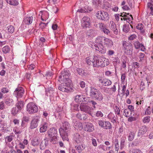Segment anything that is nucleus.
Returning a JSON list of instances; mask_svg holds the SVG:
<instances>
[{
    "mask_svg": "<svg viewBox=\"0 0 153 153\" xmlns=\"http://www.w3.org/2000/svg\"><path fill=\"white\" fill-rule=\"evenodd\" d=\"M71 129L70 125L67 122L63 123L62 127L59 129V132L63 140H68V136L69 135Z\"/></svg>",
    "mask_w": 153,
    "mask_h": 153,
    "instance_id": "obj_1",
    "label": "nucleus"
},
{
    "mask_svg": "<svg viewBox=\"0 0 153 153\" xmlns=\"http://www.w3.org/2000/svg\"><path fill=\"white\" fill-rule=\"evenodd\" d=\"M63 83H61L59 86V89L63 92H68L71 89V81L70 79L68 81H63Z\"/></svg>",
    "mask_w": 153,
    "mask_h": 153,
    "instance_id": "obj_2",
    "label": "nucleus"
},
{
    "mask_svg": "<svg viewBox=\"0 0 153 153\" xmlns=\"http://www.w3.org/2000/svg\"><path fill=\"white\" fill-rule=\"evenodd\" d=\"M48 135L51 138V141L53 144L56 143L57 140L56 129L55 128H51L47 131Z\"/></svg>",
    "mask_w": 153,
    "mask_h": 153,
    "instance_id": "obj_3",
    "label": "nucleus"
},
{
    "mask_svg": "<svg viewBox=\"0 0 153 153\" xmlns=\"http://www.w3.org/2000/svg\"><path fill=\"white\" fill-rule=\"evenodd\" d=\"M38 109L37 105L34 103L30 102L28 103L27 106V111L29 114L36 113Z\"/></svg>",
    "mask_w": 153,
    "mask_h": 153,
    "instance_id": "obj_4",
    "label": "nucleus"
},
{
    "mask_svg": "<svg viewBox=\"0 0 153 153\" xmlns=\"http://www.w3.org/2000/svg\"><path fill=\"white\" fill-rule=\"evenodd\" d=\"M94 61L93 63V66L94 67H98L100 66L102 67L105 66V60L104 61L100 57L96 56H94Z\"/></svg>",
    "mask_w": 153,
    "mask_h": 153,
    "instance_id": "obj_5",
    "label": "nucleus"
},
{
    "mask_svg": "<svg viewBox=\"0 0 153 153\" xmlns=\"http://www.w3.org/2000/svg\"><path fill=\"white\" fill-rule=\"evenodd\" d=\"M61 74V75L59 76V79L58 81L59 82H61L62 81H68V79H70L69 78L70 74L67 70L62 71Z\"/></svg>",
    "mask_w": 153,
    "mask_h": 153,
    "instance_id": "obj_6",
    "label": "nucleus"
},
{
    "mask_svg": "<svg viewBox=\"0 0 153 153\" xmlns=\"http://www.w3.org/2000/svg\"><path fill=\"white\" fill-rule=\"evenodd\" d=\"M97 18L102 20L105 21L106 19L108 20V14L107 13L104 11H99L96 13Z\"/></svg>",
    "mask_w": 153,
    "mask_h": 153,
    "instance_id": "obj_7",
    "label": "nucleus"
},
{
    "mask_svg": "<svg viewBox=\"0 0 153 153\" xmlns=\"http://www.w3.org/2000/svg\"><path fill=\"white\" fill-rule=\"evenodd\" d=\"M24 93V89L21 87L17 88L14 92L13 94L17 98H21L22 97Z\"/></svg>",
    "mask_w": 153,
    "mask_h": 153,
    "instance_id": "obj_8",
    "label": "nucleus"
},
{
    "mask_svg": "<svg viewBox=\"0 0 153 153\" xmlns=\"http://www.w3.org/2000/svg\"><path fill=\"white\" fill-rule=\"evenodd\" d=\"M79 108L81 111L87 113L91 115L92 116L91 111L92 110V109L88 105L81 104L80 105Z\"/></svg>",
    "mask_w": 153,
    "mask_h": 153,
    "instance_id": "obj_9",
    "label": "nucleus"
},
{
    "mask_svg": "<svg viewBox=\"0 0 153 153\" xmlns=\"http://www.w3.org/2000/svg\"><path fill=\"white\" fill-rule=\"evenodd\" d=\"M98 123L100 126L106 129H110L111 128V123L108 121H103L102 120H98Z\"/></svg>",
    "mask_w": 153,
    "mask_h": 153,
    "instance_id": "obj_10",
    "label": "nucleus"
},
{
    "mask_svg": "<svg viewBox=\"0 0 153 153\" xmlns=\"http://www.w3.org/2000/svg\"><path fill=\"white\" fill-rule=\"evenodd\" d=\"M81 25L83 27H88L90 24V19L87 16H84L82 18L81 21Z\"/></svg>",
    "mask_w": 153,
    "mask_h": 153,
    "instance_id": "obj_11",
    "label": "nucleus"
},
{
    "mask_svg": "<svg viewBox=\"0 0 153 153\" xmlns=\"http://www.w3.org/2000/svg\"><path fill=\"white\" fill-rule=\"evenodd\" d=\"M124 49V52L128 55H131L132 54V46L130 45H126V43H124L123 44Z\"/></svg>",
    "mask_w": 153,
    "mask_h": 153,
    "instance_id": "obj_12",
    "label": "nucleus"
},
{
    "mask_svg": "<svg viewBox=\"0 0 153 153\" xmlns=\"http://www.w3.org/2000/svg\"><path fill=\"white\" fill-rule=\"evenodd\" d=\"M75 100L77 102H79L82 101L88 102L87 100H88V98L85 97V96L83 95H77L76 96Z\"/></svg>",
    "mask_w": 153,
    "mask_h": 153,
    "instance_id": "obj_13",
    "label": "nucleus"
},
{
    "mask_svg": "<svg viewBox=\"0 0 153 153\" xmlns=\"http://www.w3.org/2000/svg\"><path fill=\"white\" fill-rule=\"evenodd\" d=\"M84 130L88 132H92L94 130L93 125L90 123H87L84 127Z\"/></svg>",
    "mask_w": 153,
    "mask_h": 153,
    "instance_id": "obj_14",
    "label": "nucleus"
},
{
    "mask_svg": "<svg viewBox=\"0 0 153 153\" xmlns=\"http://www.w3.org/2000/svg\"><path fill=\"white\" fill-rule=\"evenodd\" d=\"M99 82L102 84V85L105 86H109L111 84V82L108 79H99Z\"/></svg>",
    "mask_w": 153,
    "mask_h": 153,
    "instance_id": "obj_15",
    "label": "nucleus"
},
{
    "mask_svg": "<svg viewBox=\"0 0 153 153\" xmlns=\"http://www.w3.org/2000/svg\"><path fill=\"white\" fill-rule=\"evenodd\" d=\"M48 139H48L46 138L44 140L41 141L40 145V149L42 150H44L45 149L48 144Z\"/></svg>",
    "mask_w": 153,
    "mask_h": 153,
    "instance_id": "obj_16",
    "label": "nucleus"
},
{
    "mask_svg": "<svg viewBox=\"0 0 153 153\" xmlns=\"http://www.w3.org/2000/svg\"><path fill=\"white\" fill-rule=\"evenodd\" d=\"M39 120L38 118H34L31 121L30 128L31 129H33L36 128L38 126V122Z\"/></svg>",
    "mask_w": 153,
    "mask_h": 153,
    "instance_id": "obj_17",
    "label": "nucleus"
},
{
    "mask_svg": "<svg viewBox=\"0 0 153 153\" xmlns=\"http://www.w3.org/2000/svg\"><path fill=\"white\" fill-rule=\"evenodd\" d=\"M95 49L96 51H98L100 53H105V50L103 48V45H99L98 46L97 45H95Z\"/></svg>",
    "mask_w": 153,
    "mask_h": 153,
    "instance_id": "obj_18",
    "label": "nucleus"
},
{
    "mask_svg": "<svg viewBox=\"0 0 153 153\" xmlns=\"http://www.w3.org/2000/svg\"><path fill=\"white\" fill-rule=\"evenodd\" d=\"M110 23L111 24V26H110L111 29L115 34H117L118 33V30L116 25L113 21L110 22Z\"/></svg>",
    "mask_w": 153,
    "mask_h": 153,
    "instance_id": "obj_19",
    "label": "nucleus"
},
{
    "mask_svg": "<svg viewBox=\"0 0 153 153\" xmlns=\"http://www.w3.org/2000/svg\"><path fill=\"white\" fill-rule=\"evenodd\" d=\"M99 91L98 90L94 87H91L90 92V95L91 97L94 98V97L96 96V95Z\"/></svg>",
    "mask_w": 153,
    "mask_h": 153,
    "instance_id": "obj_20",
    "label": "nucleus"
},
{
    "mask_svg": "<svg viewBox=\"0 0 153 153\" xmlns=\"http://www.w3.org/2000/svg\"><path fill=\"white\" fill-rule=\"evenodd\" d=\"M108 118L111 120V122L113 123L116 122V120L117 118V115L112 113H110L108 115Z\"/></svg>",
    "mask_w": 153,
    "mask_h": 153,
    "instance_id": "obj_21",
    "label": "nucleus"
},
{
    "mask_svg": "<svg viewBox=\"0 0 153 153\" xmlns=\"http://www.w3.org/2000/svg\"><path fill=\"white\" fill-rule=\"evenodd\" d=\"M74 140L77 143H80L82 140V139L79 134L78 133H76L74 135Z\"/></svg>",
    "mask_w": 153,
    "mask_h": 153,
    "instance_id": "obj_22",
    "label": "nucleus"
},
{
    "mask_svg": "<svg viewBox=\"0 0 153 153\" xmlns=\"http://www.w3.org/2000/svg\"><path fill=\"white\" fill-rule=\"evenodd\" d=\"M105 39V37L99 36L96 38L95 42L99 44L100 45H103Z\"/></svg>",
    "mask_w": 153,
    "mask_h": 153,
    "instance_id": "obj_23",
    "label": "nucleus"
},
{
    "mask_svg": "<svg viewBox=\"0 0 153 153\" xmlns=\"http://www.w3.org/2000/svg\"><path fill=\"white\" fill-rule=\"evenodd\" d=\"M103 44L106 45L108 47H110L113 45V42L111 40L105 38Z\"/></svg>",
    "mask_w": 153,
    "mask_h": 153,
    "instance_id": "obj_24",
    "label": "nucleus"
},
{
    "mask_svg": "<svg viewBox=\"0 0 153 153\" xmlns=\"http://www.w3.org/2000/svg\"><path fill=\"white\" fill-rule=\"evenodd\" d=\"M130 27L133 28V26L129 23L125 24L123 26V31L126 33H128L130 30Z\"/></svg>",
    "mask_w": 153,
    "mask_h": 153,
    "instance_id": "obj_25",
    "label": "nucleus"
},
{
    "mask_svg": "<svg viewBox=\"0 0 153 153\" xmlns=\"http://www.w3.org/2000/svg\"><path fill=\"white\" fill-rule=\"evenodd\" d=\"M94 98L95 100L98 101H100L102 100L103 96L102 94L99 91V92H98V93L96 95V96L94 97Z\"/></svg>",
    "mask_w": 153,
    "mask_h": 153,
    "instance_id": "obj_26",
    "label": "nucleus"
},
{
    "mask_svg": "<svg viewBox=\"0 0 153 153\" xmlns=\"http://www.w3.org/2000/svg\"><path fill=\"white\" fill-rule=\"evenodd\" d=\"M33 20V17L32 16L27 17L24 19L23 22L26 24H30L32 22Z\"/></svg>",
    "mask_w": 153,
    "mask_h": 153,
    "instance_id": "obj_27",
    "label": "nucleus"
},
{
    "mask_svg": "<svg viewBox=\"0 0 153 153\" xmlns=\"http://www.w3.org/2000/svg\"><path fill=\"white\" fill-rule=\"evenodd\" d=\"M74 126L75 128L79 130H81L83 128L82 124L80 122H76L74 123Z\"/></svg>",
    "mask_w": 153,
    "mask_h": 153,
    "instance_id": "obj_28",
    "label": "nucleus"
},
{
    "mask_svg": "<svg viewBox=\"0 0 153 153\" xmlns=\"http://www.w3.org/2000/svg\"><path fill=\"white\" fill-rule=\"evenodd\" d=\"M77 71L80 75L82 76H85L87 75V73L85 72L81 68H77Z\"/></svg>",
    "mask_w": 153,
    "mask_h": 153,
    "instance_id": "obj_29",
    "label": "nucleus"
},
{
    "mask_svg": "<svg viewBox=\"0 0 153 153\" xmlns=\"http://www.w3.org/2000/svg\"><path fill=\"white\" fill-rule=\"evenodd\" d=\"M134 47L136 49H138L140 47H142L144 48V46L142 44L140 43L138 41L135 42L134 43Z\"/></svg>",
    "mask_w": 153,
    "mask_h": 153,
    "instance_id": "obj_30",
    "label": "nucleus"
},
{
    "mask_svg": "<svg viewBox=\"0 0 153 153\" xmlns=\"http://www.w3.org/2000/svg\"><path fill=\"white\" fill-rule=\"evenodd\" d=\"M24 102L23 101H18L16 104V107L19 111H21L24 107Z\"/></svg>",
    "mask_w": 153,
    "mask_h": 153,
    "instance_id": "obj_31",
    "label": "nucleus"
},
{
    "mask_svg": "<svg viewBox=\"0 0 153 153\" xmlns=\"http://www.w3.org/2000/svg\"><path fill=\"white\" fill-rule=\"evenodd\" d=\"M47 128L48 125L46 123L42 125L40 128V132L43 133L45 132L47 130Z\"/></svg>",
    "mask_w": 153,
    "mask_h": 153,
    "instance_id": "obj_32",
    "label": "nucleus"
},
{
    "mask_svg": "<svg viewBox=\"0 0 153 153\" xmlns=\"http://www.w3.org/2000/svg\"><path fill=\"white\" fill-rule=\"evenodd\" d=\"M86 62L87 64L88 65H91V64H92L93 65V63L94 60V57H88L86 59Z\"/></svg>",
    "mask_w": 153,
    "mask_h": 153,
    "instance_id": "obj_33",
    "label": "nucleus"
},
{
    "mask_svg": "<svg viewBox=\"0 0 153 153\" xmlns=\"http://www.w3.org/2000/svg\"><path fill=\"white\" fill-rule=\"evenodd\" d=\"M131 114L130 110L129 109H125L123 111V114L126 117H129Z\"/></svg>",
    "mask_w": 153,
    "mask_h": 153,
    "instance_id": "obj_34",
    "label": "nucleus"
},
{
    "mask_svg": "<svg viewBox=\"0 0 153 153\" xmlns=\"http://www.w3.org/2000/svg\"><path fill=\"white\" fill-rule=\"evenodd\" d=\"M7 2L9 4L13 5H17L18 2L17 0H6Z\"/></svg>",
    "mask_w": 153,
    "mask_h": 153,
    "instance_id": "obj_35",
    "label": "nucleus"
},
{
    "mask_svg": "<svg viewBox=\"0 0 153 153\" xmlns=\"http://www.w3.org/2000/svg\"><path fill=\"white\" fill-rule=\"evenodd\" d=\"M75 147L76 148V150L79 153H81L82 152V150L84 149L83 146L82 145H79V146H76Z\"/></svg>",
    "mask_w": 153,
    "mask_h": 153,
    "instance_id": "obj_36",
    "label": "nucleus"
},
{
    "mask_svg": "<svg viewBox=\"0 0 153 153\" xmlns=\"http://www.w3.org/2000/svg\"><path fill=\"white\" fill-rule=\"evenodd\" d=\"M135 134L134 133L131 132L129 134L128 140L130 141H132L134 139Z\"/></svg>",
    "mask_w": 153,
    "mask_h": 153,
    "instance_id": "obj_37",
    "label": "nucleus"
},
{
    "mask_svg": "<svg viewBox=\"0 0 153 153\" xmlns=\"http://www.w3.org/2000/svg\"><path fill=\"white\" fill-rule=\"evenodd\" d=\"M148 7H149V8L150 11H151L150 13L152 15H153V4H152V2H150L148 3Z\"/></svg>",
    "mask_w": 153,
    "mask_h": 153,
    "instance_id": "obj_38",
    "label": "nucleus"
},
{
    "mask_svg": "<svg viewBox=\"0 0 153 153\" xmlns=\"http://www.w3.org/2000/svg\"><path fill=\"white\" fill-rule=\"evenodd\" d=\"M7 28L8 32L10 33H13L14 31V28L13 26H9Z\"/></svg>",
    "mask_w": 153,
    "mask_h": 153,
    "instance_id": "obj_39",
    "label": "nucleus"
},
{
    "mask_svg": "<svg viewBox=\"0 0 153 153\" xmlns=\"http://www.w3.org/2000/svg\"><path fill=\"white\" fill-rule=\"evenodd\" d=\"M2 51L4 53H7L10 51V49L8 46H5L2 48Z\"/></svg>",
    "mask_w": 153,
    "mask_h": 153,
    "instance_id": "obj_40",
    "label": "nucleus"
},
{
    "mask_svg": "<svg viewBox=\"0 0 153 153\" xmlns=\"http://www.w3.org/2000/svg\"><path fill=\"white\" fill-rule=\"evenodd\" d=\"M39 143V140L36 139H34L31 142L32 144L34 146L38 145Z\"/></svg>",
    "mask_w": 153,
    "mask_h": 153,
    "instance_id": "obj_41",
    "label": "nucleus"
},
{
    "mask_svg": "<svg viewBox=\"0 0 153 153\" xmlns=\"http://www.w3.org/2000/svg\"><path fill=\"white\" fill-rule=\"evenodd\" d=\"M94 33V31L93 30H89L87 33V35L90 36H92Z\"/></svg>",
    "mask_w": 153,
    "mask_h": 153,
    "instance_id": "obj_42",
    "label": "nucleus"
},
{
    "mask_svg": "<svg viewBox=\"0 0 153 153\" xmlns=\"http://www.w3.org/2000/svg\"><path fill=\"white\" fill-rule=\"evenodd\" d=\"M19 111L16 107H15L13 108L12 113L13 115H15Z\"/></svg>",
    "mask_w": 153,
    "mask_h": 153,
    "instance_id": "obj_43",
    "label": "nucleus"
},
{
    "mask_svg": "<svg viewBox=\"0 0 153 153\" xmlns=\"http://www.w3.org/2000/svg\"><path fill=\"white\" fill-rule=\"evenodd\" d=\"M13 137L14 136L12 135L7 136L5 138V140L7 141L8 142H11L13 140Z\"/></svg>",
    "mask_w": 153,
    "mask_h": 153,
    "instance_id": "obj_44",
    "label": "nucleus"
},
{
    "mask_svg": "<svg viewBox=\"0 0 153 153\" xmlns=\"http://www.w3.org/2000/svg\"><path fill=\"white\" fill-rule=\"evenodd\" d=\"M150 121V117L149 116L144 117L143 120L144 123H149Z\"/></svg>",
    "mask_w": 153,
    "mask_h": 153,
    "instance_id": "obj_45",
    "label": "nucleus"
},
{
    "mask_svg": "<svg viewBox=\"0 0 153 153\" xmlns=\"http://www.w3.org/2000/svg\"><path fill=\"white\" fill-rule=\"evenodd\" d=\"M130 153H142V152L139 149H134L130 151Z\"/></svg>",
    "mask_w": 153,
    "mask_h": 153,
    "instance_id": "obj_46",
    "label": "nucleus"
},
{
    "mask_svg": "<svg viewBox=\"0 0 153 153\" xmlns=\"http://www.w3.org/2000/svg\"><path fill=\"white\" fill-rule=\"evenodd\" d=\"M120 60L117 57H115L113 59V62L114 65H116L118 63H119Z\"/></svg>",
    "mask_w": 153,
    "mask_h": 153,
    "instance_id": "obj_47",
    "label": "nucleus"
},
{
    "mask_svg": "<svg viewBox=\"0 0 153 153\" xmlns=\"http://www.w3.org/2000/svg\"><path fill=\"white\" fill-rule=\"evenodd\" d=\"M144 54L142 53H139V58L140 59L139 61L142 62L144 59Z\"/></svg>",
    "mask_w": 153,
    "mask_h": 153,
    "instance_id": "obj_48",
    "label": "nucleus"
},
{
    "mask_svg": "<svg viewBox=\"0 0 153 153\" xmlns=\"http://www.w3.org/2000/svg\"><path fill=\"white\" fill-rule=\"evenodd\" d=\"M102 0H93V3L95 5H99L101 4Z\"/></svg>",
    "mask_w": 153,
    "mask_h": 153,
    "instance_id": "obj_49",
    "label": "nucleus"
},
{
    "mask_svg": "<svg viewBox=\"0 0 153 153\" xmlns=\"http://www.w3.org/2000/svg\"><path fill=\"white\" fill-rule=\"evenodd\" d=\"M53 75V74L52 72H47L45 74V76H47L46 78L47 79H50L51 78V76Z\"/></svg>",
    "mask_w": 153,
    "mask_h": 153,
    "instance_id": "obj_50",
    "label": "nucleus"
},
{
    "mask_svg": "<svg viewBox=\"0 0 153 153\" xmlns=\"http://www.w3.org/2000/svg\"><path fill=\"white\" fill-rule=\"evenodd\" d=\"M89 98H88V100H87V101H88V102H86V103H88V102H91L92 104V106H93L94 108H96L95 105H97V103L96 102L94 101V100H91L90 101L89 100Z\"/></svg>",
    "mask_w": 153,
    "mask_h": 153,
    "instance_id": "obj_51",
    "label": "nucleus"
},
{
    "mask_svg": "<svg viewBox=\"0 0 153 153\" xmlns=\"http://www.w3.org/2000/svg\"><path fill=\"white\" fill-rule=\"evenodd\" d=\"M136 27L137 29L141 30L143 29V25L142 24L140 23L138 24Z\"/></svg>",
    "mask_w": 153,
    "mask_h": 153,
    "instance_id": "obj_52",
    "label": "nucleus"
},
{
    "mask_svg": "<svg viewBox=\"0 0 153 153\" xmlns=\"http://www.w3.org/2000/svg\"><path fill=\"white\" fill-rule=\"evenodd\" d=\"M137 36L135 34H132L128 37V39L130 40H133L137 38Z\"/></svg>",
    "mask_w": 153,
    "mask_h": 153,
    "instance_id": "obj_53",
    "label": "nucleus"
},
{
    "mask_svg": "<svg viewBox=\"0 0 153 153\" xmlns=\"http://www.w3.org/2000/svg\"><path fill=\"white\" fill-rule=\"evenodd\" d=\"M47 24L48 23L46 24L45 23L41 22L39 24L40 27L41 29H43L45 27Z\"/></svg>",
    "mask_w": 153,
    "mask_h": 153,
    "instance_id": "obj_54",
    "label": "nucleus"
},
{
    "mask_svg": "<svg viewBox=\"0 0 153 153\" xmlns=\"http://www.w3.org/2000/svg\"><path fill=\"white\" fill-rule=\"evenodd\" d=\"M13 101V100L12 99H10L9 98H7L5 100V102L7 105H10L9 104L11 102H12Z\"/></svg>",
    "mask_w": 153,
    "mask_h": 153,
    "instance_id": "obj_55",
    "label": "nucleus"
},
{
    "mask_svg": "<svg viewBox=\"0 0 153 153\" xmlns=\"http://www.w3.org/2000/svg\"><path fill=\"white\" fill-rule=\"evenodd\" d=\"M29 120V117L26 116H24L23 117L22 120V121L25 122H28Z\"/></svg>",
    "mask_w": 153,
    "mask_h": 153,
    "instance_id": "obj_56",
    "label": "nucleus"
},
{
    "mask_svg": "<svg viewBox=\"0 0 153 153\" xmlns=\"http://www.w3.org/2000/svg\"><path fill=\"white\" fill-rule=\"evenodd\" d=\"M85 115V114H82V115L80 113H78L76 115V117L79 119L82 120V117Z\"/></svg>",
    "mask_w": 153,
    "mask_h": 153,
    "instance_id": "obj_57",
    "label": "nucleus"
},
{
    "mask_svg": "<svg viewBox=\"0 0 153 153\" xmlns=\"http://www.w3.org/2000/svg\"><path fill=\"white\" fill-rule=\"evenodd\" d=\"M99 24L100 28L101 29V30H102L103 29H104L105 27V26L102 23H99Z\"/></svg>",
    "mask_w": 153,
    "mask_h": 153,
    "instance_id": "obj_58",
    "label": "nucleus"
},
{
    "mask_svg": "<svg viewBox=\"0 0 153 153\" xmlns=\"http://www.w3.org/2000/svg\"><path fill=\"white\" fill-rule=\"evenodd\" d=\"M115 108V111L116 112V114H117V115H119L120 113V110L119 108L117 106H116Z\"/></svg>",
    "mask_w": 153,
    "mask_h": 153,
    "instance_id": "obj_59",
    "label": "nucleus"
},
{
    "mask_svg": "<svg viewBox=\"0 0 153 153\" xmlns=\"http://www.w3.org/2000/svg\"><path fill=\"white\" fill-rule=\"evenodd\" d=\"M125 142V139L124 138H122L121 139V142L120 147L122 148L123 147Z\"/></svg>",
    "mask_w": 153,
    "mask_h": 153,
    "instance_id": "obj_60",
    "label": "nucleus"
},
{
    "mask_svg": "<svg viewBox=\"0 0 153 153\" xmlns=\"http://www.w3.org/2000/svg\"><path fill=\"white\" fill-rule=\"evenodd\" d=\"M1 92L4 94L7 93L9 92V89L7 88H4L1 90Z\"/></svg>",
    "mask_w": 153,
    "mask_h": 153,
    "instance_id": "obj_61",
    "label": "nucleus"
},
{
    "mask_svg": "<svg viewBox=\"0 0 153 153\" xmlns=\"http://www.w3.org/2000/svg\"><path fill=\"white\" fill-rule=\"evenodd\" d=\"M150 107H148L145 111V114L146 115H149L151 113V111L150 110Z\"/></svg>",
    "mask_w": 153,
    "mask_h": 153,
    "instance_id": "obj_62",
    "label": "nucleus"
},
{
    "mask_svg": "<svg viewBox=\"0 0 153 153\" xmlns=\"http://www.w3.org/2000/svg\"><path fill=\"white\" fill-rule=\"evenodd\" d=\"M77 12H79L80 13H87L88 12V11L87 10L85 9H79L77 11Z\"/></svg>",
    "mask_w": 153,
    "mask_h": 153,
    "instance_id": "obj_63",
    "label": "nucleus"
},
{
    "mask_svg": "<svg viewBox=\"0 0 153 153\" xmlns=\"http://www.w3.org/2000/svg\"><path fill=\"white\" fill-rule=\"evenodd\" d=\"M102 31L104 33L107 35L110 33V31L109 30L107 29L106 27H105L104 29H103Z\"/></svg>",
    "mask_w": 153,
    "mask_h": 153,
    "instance_id": "obj_64",
    "label": "nucleus"
}]
</instances>
